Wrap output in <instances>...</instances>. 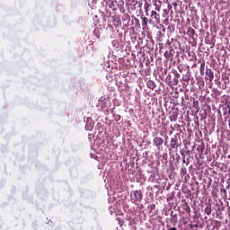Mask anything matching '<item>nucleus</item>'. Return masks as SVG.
Masks as SVG:
<instances>
[{
	"instance_id": "1",
	"label": "nucleus",
	"mask_w": 230,
	"mask_h": 230,
	"mask_svg": "<svg viewBox=\"0 0 230 230\" xmlns=\"http://www.w3.org/2000/svg\"><path fill=\"white\" fill-rule=\"evenodd\" d=\"M153 143H154L155 146H156L159 150V148H161V146L163 145V143H164V139L161 137H155L153 140Z\"/></svg>"
},
{
	"instance_id": "2",
	"label": "nucleus",
	"mask_w": 230,
	"mask_h": 230,
	"mask_svg": "<svg viewBox=\"0 0 230 230\" xmlns=\"http://www.w3.org/2000/svg\"><path fill=\"white\" fill-rule=\"evenodd\" d=\"M177 118H179V110H173L169 113L170 121H177Z\"/></svg>"
},
{
	"instance_id": "3",
	"label": "nucleus",
	"mask_w": 230,
	"mask_h": 230,
	"mask_svg": "<svg viewBox=\"0 0 230 230\" xmlns=\"http://www.w3.org/2000/svg\"><path fill=\"white\" fill-rule=\"evenodd\" d=\"M213 78H215V75L213 74V70L208 68L206 71L205 80H208L209 82H213Z\"/></svg>"
},
{
	"instance_id": "4",
	"label": "nucleus",
	"mask_w": 230,
	"mask_h": 230,
	"mask_svg": "<svg viewBox=\"0 0 230 230\" xmlns=\"http://www.w3.org/2000/svg\"><path fill=\"white\" fill-rule=\"evenodd\" d=\"M170 146L172 149L179 148V139H177V137L171 138Z\"/></svg>"
},
{
	"instance_id": "5",
	"label": "nucleus",
	"mask_w": 230,
	"mask_h": 230,
	"mask_svg": "<svg viewBox=\"0 0 230 230\" xmlns=\"http://www.w3.org/2000/svg\"><path fill=\"white\" fill-rule=\"evenodd\" d=\"M134 197L137 202L143 200V192L141 190H134Z\"/></svg>"
},
{
	"instance_id": "6",
	"label": "nucleus",
	"mask_w": 230,
	"mask_h": 230,
	"mask_svg": "<svg viewBox=\"0 0 230 230\" xmlns=\"http://www.w3.org/2000/svg\"><path fill=\"white\" fill-rule=\"evenodd\" d=\"M150 17H151V19H155V21L157 23L161 22V19L159 18V13H157V12L152 11Z\"/></svg>"
},
{
	"instance_id": "7",
	"label": "nucleus",
	"mask_w": 230,
	"mask_h": 230,
	"mask_svg": "<svg viewBox=\"0 0 230 230\" xmlns=\"http://www.w3.org/2000/svg\"><path fill=\"white\" fill-rule=\"evenodd\" d=\"M182 209H183V211H185V213H188V215H190V213H191V208H190V205H188V203H184L182 205Z\"/></svg>"
},
{
	"instance_id": "8",
	"label": "nucleus",
	"mask_w": 230,
	"mask_h": 230,
	"mask_svg": "<svg viewBox=\"0 0 230 230\" xmlns=\"http://www.w3.org/2000/svg\"><path fill=\"white\" fill-rule=\"evenodd\" d=\"M142 26L146 28L148 26V19L146 17H142Z\"/></svg>"
},
{
	"instance_id": "9",
	"label": "nucleus",
	"mask_w": 230,
	"mask_h": 230,
	"mask_svg": "<svg viewBox=\"0 0 230 230\" xmlns=\"http://www.w3.org/2000/svg\"><path fill=\"white\" fill-rule=\"evenodd\" d=\"M211 211H212V209H211V204L207 205V207H206V208H205V213H206V215H211Z\"/></svg>"
},
{
	"instance_id": "10",
	"label": "nucleus",
	"mask_w": 230,
	"mask_h": 230,
	"mask_svg": "<svg viewBox=\"0 0 230 230\" xmlns=\"http://www.w3.org/2000/svg\"><path fill=\"white\" fill-rule=\"evenodd\" d=\"M205 67H206V62H201L200 67H199L200 75H204V69H205Z\"/></svg>"
},
{
	"instance_id": "11",
	"label": "nucleus",
	"mask_w": 230,
	"mask_h": 230,
	"mask_svg": "<svg viewBox=\"0 0 230 230\" xmlns=\"http://www.w3.org/2000/svg\"><path fill=\"white\" fill-rule=\"evenodd\" d=\"M144 8H145L146 13H148V9L150 8V4H148L147 2H146V3H145V5H144Z\"/></svg>"
},
{
	"instance_id": "12",
	"label": "nucleus",
	"mask_w": 230,
	"mask_h": 230,
	"mask_svg": "<svg viewBox=\"0 0 230 230\" xmlns=\"http://www.w3.org/2000/svg\"><path fill=\"white\" fill-rule=\"evenodd\" d=\"M189 35H195V29L190 28L187 31Z\"/></svg>"
},
{
	"instance_id": "13",
	"label": "nucleus",
	"mask_w": 230,
	"mask_h": 230,
	"mask_svg": "<svg viewBox=\"0 0 230 230\" xmlns=\"http://www.w3.org/2000/svg\"><path fill=\"white\" fill-rule=\"evenodd\" d=\"M147 85H148V87H150V89H155V84L152 81H149L147 83Z\"/></svg>"
},
{
	"instance_id": "14",
	"label": "nucleus",
	"mask_w": 230,
	"mask_h": 230,
	"mask_svg": "<svg viewBox=\"0 0 230 230\" xmlns=\"http://www.w3.org/2000/svg\"><path fill=\"white\" fill-rule=\"evenodd\" d=\"M164 56L165 57V58H170V57H172V54L170 53V51H165L164 53Z\"/></svg>"
},
{
	"instance_id": "15",
	"label": "nucleus",
	"mask_w": 230,
	"mask_h": 230,
	"mask_svg": "<svg viewBox=\"0 0 230 230\" xmlns=\"http://www.w3.org/2000/svg\"><path fill=\"white\" fill-rule=\"evenodd\" d=\"M171 217L172 218H176L177 217V214H173V211L171 212Z\"/></svg>"
},
{
	"instance_id": "16",
	"label": "nucleus",
	"mask_w": 230,
	"mask_h": 230,
	"mask_svg": "<svg viewBox=\"0 0 230 230\" xmlns=\"http://www.w3.org/2000/svg\"><path fill=\"white\" fill-rule=\"evenodd\" d=\"M155 9L156 10V12H161V6L159 5H156Z\"/></svg>"
},
{
	"instance_id": "17",
	"label": "nucleus",
	"mask_w": 230,
	"mask_h": 230,
	"mask_svg": "<svg viewBox=\"0 0 230 230\" xmlns=\"http://www.w3.org/2000/svg\"><path fill=\"white\" fill-rule=\"evenodd\" d=\"M182 163H186V158L184 156L182 157Z\"/></svg>"
},
{
	"instance_id": "18",
	"label": "nucleus",
	"mask_w": 230,
	"mask_h": 230,
	"mask_svg": "<svg viewBox=\"0 0 230 230\" xmlns=\"http://www.w3.org/2000/svg\"><path fill=\"white\" fill-rule=\"evenodd\" d=\"M169 230H177V227H172L171 229Z\"/></svg>"
},
{
	"instance_id": "19",
	"label": "nucleus",
	"mask_w": 230,
	"mask_h": 230,
	"mask_svg": "<svg viewBox=\"0 0 230 230\" xmlns=\"http://www.w3.org/2000/svg\"><path fill=\"white\" fill-rule=\"evenodd\" d=\"M150 24H154V22L152 20L149 21Z\"/></svg>"
},
{
	"instance_id": "20",
	"label": "nucleus",
	"mask_w": 230,
	"mask_h": 230,
	"mask_svg": "<svg viewBox=\"0 0 230 230\" xmlns=\"http://www.w3.org/2000/svg\"><path fill=\"white\" fill-rule=\"evenodd\" d=\"M228 159H230V155L227 156Z\"/></svg>"
},
{
	"instance_id": "21",
	"label": "nucleus",
	"mask_w": 230,
	"mask_h": 230,
	"mask_svg": "<svg viewBox=\"0 0 230 230\" xmlns=\"http://www.w3.org/2000/svg\"><path fill=\"white\" fill-rule=\"evenodd\" d=\"M228 114L230 115V111H228Z\"/></svg>"
}]
</instances>
